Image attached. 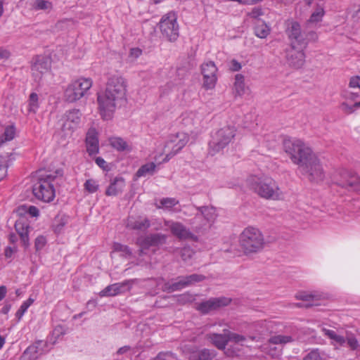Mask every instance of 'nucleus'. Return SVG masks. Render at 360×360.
Segmentation results:
<instances>
[{
	"label": "nucleus",
	"mask_w": 360,
	"mask_h": 360,
	"mask_svg": "<svg viewBox=\"0 0 360 360\" xmlns=\"http://www.w3.org/2000/svg\"><path fill=\"white\" fill-rule=\"evenodd\" d=\"M283 150L302 174L310 181L319 182L325 177L320 160L303 141L294 138L283 140Z\"/></svg>",
	"instance_id": "f257e3e1"
},
{
	"label": "nucleus",
	"mask_w": 360,
	"mask_h": 360,
	"mask_svg": "<svg viewBox=\"0 0 360 360\" xmlns=\"http://www.w3.org/2000/svg\"><path fill=\"white\" fill-rule=\"evenodd\" d=\"M127 84L125 79L117 75L110 77L104 91L97 94V102L101 117L104 120L112 118L117 107L126 102Z\"/></svg>",
	"instance_id": "f03ea898"
},
{
	"label": "nucleus",
	"mask_w": 360,
	"mask_h": 360,
	"mask_svg": "<svg viewBox=\"0 0 360 360\" xmlns=\"http://www.w3.org/2000/svg\"><path fill=\"white\" fill-rule=\"evenodd\" d=\"M246 183L251 190L263 198L275 200L282 197V191L271 177L251 176Z\"/></svg>",
	"instance_id": "7ed1b4c3"
},
{
	"label": "nucleus",
	"mask_w": 360,
	"mask_h": 360,
	"mask_svg": "<svg viewBox=\"0 0 360 360\" xmlns=\"http://www.w3.org/2000/svg\"><path fill=\"white\" fill-rule=\"evenodd\" d=\"M58 174H61V172L57 170L53 174L46 172L39 171L38 180L32 188L33 194L38 200L44 202H50L53 200L55 197V189L53 182Z\"/></svg>",
	"instance_id": "20e7f679"
},
{
	"label": "nucleus",
	"mask_w": 360,
	"mask_h": 360,
	"mask_svg": "<svg viewBox=\"0 0 360 360\" xmlns=\"http://www.w3.org/2000/svg\"><path fill=\"white\" fill-rule=\"evenodd\" d=\"M236 130L234 127H222L211 134L209 142V154L214 155L223 150L233 140Z\"/></svg>",
	"instance_id": "39448f33"
},
{
	"label": "nucleus",
	"mask_w": 360,
	"mask_h": 360,
	"mask_svg": "<svg viewBox=\"0 0 360 360\" xmlns=\"http://www.w3.org/2000/svg\"><path fill=\"white\" fill-rule=\"evenodd\" d=\"M286 34L290 41V47L305 49L310 41H315L317 39L315 32H302L300 25L295 21L288 25Z\"/></svg>",
	"instance_id": "423d86ee"
},
{
	"label": "nucleus",
	"mask_w": 360,
	"mask_h": 360,
	"mask_svg": "<svg viewBox=\"0 0 360 360\" xmlns=\"http://www.w3.org/2000/svg\"><path fill=\"white\" fill-rule=\"evenodd\" d=\"M90 78L80 77L72 81L64 91V98L67 102L75 103L84 97L92 86Z\"/></svg>",
	"instance_id": "0eeeda50"
},
{
	"label": "nucleus",
	"mask_w": 360,
	"mask_h": 360,
	"mask_svg": "<svg viewBox=\"0 0 360 360\" xmlns=\"http://www.w3.org/2000/svg\"><path fill=\"white\" fill-rule=\"evenodd\" d=\"M321 331L331 340V345L335 348L347 347L352 351H358L360 348L358 340L352 333H347L346 335L343 336L324 327L321 328Z\"/></svg>",
	"instance_id": "6e6552de"
},
{
	"label": "nucleus",
	"mask_w": 360,
	"mask_h": 360,
	"mask_svg": "<svg viewBox=\"0 0 360 360\" xmlns=\"http://www.w3.org/2000/svg\"><path fill=\"white\" fill-rule=\"evenodd\" d=\"M198 210L200 213L191 219V224L197 232H202L211 226L217 214L215 208L212 207H200Z\"/></svg>",
	"instance_id": "1a4fd4ad"
},
{
	"label": "nucleus",
	"mask_w": 360,
	"mask_h": 360,
	"mask_svg": "<svg viewBox=\"0 0 360 360\" xmlns=\"http://www.w3.org/2000/svg\"><path fill=\"white\" fill-rule=\"evenodd\" d=\"M159 27L161 34L169 41H175L179 37V25L174 13L169 12L164 15L160 22Z\"/></svg>",
	"instance_id": "9d476101"
},
{
	"label": "nucleus",
	"mask_w": 360,
	"mask_h": 360,
	"mask_svg": "<svg viewBox=\"0 0 360 360\" xmlns=\"http://www.w3.org/2000/svg\"><path fill=\"white\" fill-rule=\"evenodd\" d=\"M239 243L242 248H262L266 245L262 232L253 226H248L242 231Z\"/></svg>",
	"instance_id": "9b49d317"
},
{
	"label": "nucleus",
	"mask_w": 360,
	"mask_h": 360,
	"mask_svg": "<svg viewBox=\"0 0 360 360\" xmlns=\"http://www.w3.org/2000/svg\"><path fill=\"white\" fill-rule=\"evenodd\" d=\"M188 140V134L184 132H178L170 135L168 141L166 142L165 152H167L166 149L171 150L166 153L163 162H168L173 156L178 153L186 145Z\"/></svg>",
	"instance_id": "f8f14e48"
},
{
	"label": "nucleus",
	"mask_w": 360,
	"mask_h": 360,
	"mask_svg": "<svg viewBox=\"0 0 360 360\" xmlns=\"http://www.w3.org/2000/svg\"><path fill=\"white\" fill-rule=\"evenodd\" d=\"M292 341V338L289 335H274L269 340L268 343L262 347V349L271 357L277 358L281 354V346Z\"/></svg>",
	"instance_id": "ddd939ff"
},
{
	"label": "nucleus",
	"mask_w": 360,
	"mask_h": 360,
	"mask_svg": "<svg viewBox=\"0 0 360 360\" xmlns=\"http://www.w3.org/2000/svg\"><path fill=\"white\" fill-rule=\"evenodd\" d=\"M82 113L78 109H72L65 112L63 115L61 126L62 131L65 135H71L79 125Z\"/></svg>",
	"instance_id": "4468645a"
},
{
	"label": "nucleus",
	"mask_w": 360,
	"mask_h": 360,
	"mask_svg": "<svg viewBox=\"0 0 360 360\" xmlns=\"http://www.w3.org/2000/svg\"><path fill=\"white\" fill-rule=\"evenodd\" d=\"M139 279L126 280L121 283H117L107 286L99 293L101 297L116 296L130 290L133 285L138 284Z\"/></svg>",
	"instance_id": "2eb2a0df"
},
{
	"label": "nucleus",
	"mask_w": 360,
	"mask_h": 360,
	"mask_svg": "<svg viewBox=\"0 0 360 360\" xmlns=\"http://www.w3.org/2000/svg\"><path fill=\"white\" fill-rule=\"evenodd\" d=\"M49 350L50 348L48 347L47 342L43 340H38L25 350L20 360H37L40 356Z\"/></svg>",
	"instance_id": "dca6fc26"
},
{
	"label": "nucleus",
	"mask_w": 360,
	"mask_h": 360,
	"mask_svg": "<svg viewBox=\"0 0 360 360\" xmlns=\"http://www.w3.org/2000/svg\"><path fill=\"white\" fill-rule=\"evenodd\" d=\"M51 69V60L44 56H37L32 65V73L34 81L39 82L44 74Z\"/></svg>",
	"instance_id": "f3484780"
},
{
	"label": "nucleus",
	"mask_w": 360,
	"mask_h": 360,
	"mask_svg": "<svg viewBox=\"0 0 360 360\" xmlns=\"http://www.w3.org/2000/svg\"><path fill=\"white\" fill-rule=\"evenodd\" d=\"M201 72L204 78V86L207 89H212L217 82V68L212 61L205 62L201 65Z\"/></svg>",
	"instance_id": "a211bd4d"
},
{
	"label": "nucleus",
	"mask_w": 360,
	"mask_h": 360,
	"mask_svg": "<svg viewBox=\"0 0 360 360\" xmlns=\"http://www.w3.org/2000/svg\"><path fill=\"white\" fill-rule=\"evenodd\" d=\"M230 302L229 298L224 297L210 298L199 303L197 309L203 314H207L221 307L227 306Z\"/></svg>",
	"instance_id": "6ab92c4d"
},
{
	"label": "nucleus",
	"mask_w": 360,
	"mask_h": 360,
	"mask_svg": "<svg viewBox=\"0 0 360 360\" xmlns=\"http://www.w3.org/2000/svg\"><path fill=\"white\" fill-rule=\"evenodd\" d=\"M165 225L170 229L172 233L180 240H197V236L180 222L167 221Z\"/></svg>",
	"instance_id": "aec40b11"
},
{
	"label": "nucleus",
	"mask_w": 360,
	"mask_h": 360,
	"mask_svg": "<svg viewBox=\"0 0 360 360\" xmlns=\"http://www.w3.org/2000/svg\"><path fill=\"white\" fill-rule=\"evenodd\" d=\"M304 49L290 47L286 51V60L288 65L295 69L301 68L305 62Z\"/></svg>",
	"instance_id": "412c9836"
},
{
	"label": "nucleus",
	"mask_w": 360,
	"mask_h": 360,
	"mask_svg": "<svg viewBox=\"0 0 360 360\" xmlns=\"http://www.w3.org/2000/svg\"><path fill=\"white\" fill-rule=\"evenodd\" d=\"M183 352L189 360H212L216 355L214 351L207 349L197 351L188 345L184 346Z\"/></svg>",
	"instance_id": "4be33fe9"
},
{
	"label": "nucleus",
	"mask_w": 360,
	"mask_h": 360,
	"mask_svg": "<svg viewBox=\"0 0 360 360\" xmlns=\"http://www.w3.org/2000/svg\"><path fill=\"white\" fill-rule=\"evenodd\" d=\"M204 279V276L198 274H192L188 276L180 278L178 282L173 283L172 285L165 284L163 288L164 290L176 291L179 290L185 287H187L191 284L197 282H200Z\"/></svg>",
	"instance_id": "5701e85b"
},
{
	"label": "nucleus",
	"mask_w": 360,
	"mask_h": 360,
	"mask_svg": "<svg viewBox=\"0 0 360 360\" xmlns=\"http://www.w3.org/2000/svg\"><path fill=\"white\" fill-rule=\"evenodd\" d=\"M338 185L349 191H360V177L356 174L345 172Z\"/></svg>",
	"instance_id": "b1692460"
},
{
	"label": "nucleus",
	"mask_w": 360,
	"mask_h": 360,
	"mask_svg": "<svg viewBox=\"0 0 360 360\" xmlns=\"http://www.w3.org/2000/svg\"><path fill=\"white\" fill-rule=\"evenodd\" d=\"M125 180L120 176H115L110 179L105 194L107 196H116L122 193L125 187Z\"/></svg>",
	"instance_id": "393cba45"
},
{
	"label": "nucleus",
	"mask_w": 360,
	"mask_h": 360,
	"mask_svg": "<svg viewBox=\"0 0 360 360\" xmlns=\"http://www.w3.org/2000/svg\"><path fill=\"white\" fill-rule=\"evenodd\" d=\"M86 151L89 155H96L99 151L98 133L95 129H90L86 136Z\"/></svg>",
	"instance_id": "a878e982"
},
{
	"label": "nucleus",
	"mask_w": 360,
	"mask_h": 360,
	"mask_svg": "<svg viewBox=\"0 0 360 360\" xmlns=\"http://www.w3.org/2000/svg\"><path fill=\"white\" fill-rule=\"evenodd\" d=\"M167 236L162 233H151L139 239V242L144 245L157 246L166 242Z\"/></svg>",
	"instance_id": "bb28decb"
},
{
	"label": "nucleus",
	"mask_w": 360,
	"mask_h": 360,
	"mask_svg": "<svg viewBox=\"0 0 360 360\" xmlns=\"http://www.w3.org/2000/svg\"><path fill=\"white\" fill-rule=\"evenodd\" d=\"M30 226L27 224L22 221H16L15 229L20 240V245L24 247L29 246L28 229Z\"/></svg>",
	"instance_id": "cd10ccee"
},
{
	"label": "nucleus",
	"mask_w": 360,
	"mask_h": 360,
	"mask_svg": "<svg viewBox=\"0 0 360 360\" xmlns=\"http://www.w3.org/2000/svg\"><path fill=\"white\" fill-rule=\"evenodd\" d=\"M271 28L262 20L257 19L254 23V33L261 39L266 38L270 34Z\"/></svg>",
	"instance_id": "c85d7f7f"
},
{
	"label": "nucleus",
	"mask_w": 360,
	"mask_h": 360,
	"mask_svg": "<svg viewBox=\"0 0 360 360\" xmlns=\"http://www.w3.org/2000/svg\"><path fill=\"white\" fill-rule=\"evenodd\" d=\"M224 334L213 333L209 335L212 344L219 349H224L228 342L226 329H224Z\"/></svg>",
	"instance_id": "c756f323"
},
{
	"label": "nucleus",
	"mask_w": 360,
	"mask_h": 360,
	"mask_svg": "<svg viewBox=\"0 0 360 360\" xmlns=\"http://www.w3.org/2000/svg\"><path fill=\"white\" fill-rule=\"evenodd\" d=\"M65 334V329L63 326L58 325L56 326L52 330L51 333L47 338L48 345L50 344L51 345H55L64 335Z\"/></svg>",
	"instance_id": "7c9ffc66"
},
{
	"label": "nucleus",
	"mask_w": 360,
	"mask_h": 360,
	"mask_svg": "<svg viewBox=\"0 0 360 360\" xmlns=\"http://www.w3.org/2000/svg\"><path fill=\"white\" fill-rule=\"evenodd\" d=\"M329 359V355L325 351L314 349L305 355L303 360H328Z\"/></svg>",
	"instance_id": "2f4dec72"
},
{
	"label": "nucleus",
	"mask_w": 360,
	"mask_h": 360,
	"mask_svg": "<svg viewBox=\"0 0 360 360\" xmlns=\"http://www.w3.org/2000/svg\"><path fill=\"white\" fill-rule=\"evenodd\" d=\"M245 77L241 74L235 76L234 91L236 96H242L245 93Z\"/></svg>",
	"instance_id": "473e14b6"
},
{
	"label": "nucleus",
	"mask_w": 360,
	"mask_h": 360,
	"mask_svg": "<svg viewBox=\"0 0 360 360\" xmlns=\"http://www.w3.org/2000/svg\"><path fill=\"white\" fill-rule=\"evenodd\" d=\"M150 226V221L148 219L143 220H133L129 219L127 221V226L134 230H146Z\"/></svg>",
	"instance_id": "72a5a7b5"
},
{
	"label": "nucleus",
	"mask_w": 360,
	"mask_h": 360,
	"mask_svg": "<svg viewBox=\"0 0 360 360\" xmlns=\"http://www.w3.org/2000/svg\"><path fill=\"white\" fill-rule=\"evenodd\" d=\"M156 165L151 162H148L139 167L136 175L138 177L146 176V175H153L155 172Z\"/></svg>",
	"instance_id": "f704fd0d"
},
{
	"label": "nucleus",
	"mask_w": 360,
	"mask_h": 360,
	"mask_svg": "<svg viewBox=\"0 0 360 360\" xmlns=\"http://www.w3.org/2000/svg\"><path fill=\"white\" fill-rule=\"evenodd\" d=\"M39 107V96L37 94L32 92L29 96L27 111L29 113H36Z\"/></svg>",
	"instance_id": "c9c22d12"
},
{
	"label": "nucleus",
	"mask_w": 360,
	"mask_h": 360,
	"mask_svg": "<svg viewBox=\"0 0 360 360\" xmlns=\"http://www.w3.org/2000/svg\"><path fill=\"white\" fill-rule=\"evenodd\" d=\"M110 145L119 151H124L129 150L127 143L122 138L113 137L110 139Z\"/></svg>",
	"instance_id": "e433bc0d"
},
{
	"label": "nucleus",
	"mask_w": 360,
	"mask_h": 360,
	"mask_svg": "<svg viewBox=\"0 0 360 360\" xmlns=\"http://www.w3.org/2000/svg\"><path fill=\"white\" fill-rule=\"evenodd\" d=\"M179 203L174 198H164L160 200V205H156L158 209L170 210Z\"/></svg>",
	"instance_id": "4c0bfd02"
},
{
	"label": "nucleus",
	"mask_w": 360,
	"mask_h": 360,
	"mask_svg": "<svg viewBox=\"0 0 360 360\" xmlns=\"http://www.w3.org/2000/svg\"><path fill=\"white\" fill-rule=\"evenodd\" d=\"M34 298L29 297L27 300L24 301L20 305V308L15 313V316L18 320H20L28 308L34 303Z\"/></svg>",
	"instance_id": "58836bf2"
},
{
	"label": "nucleus",
	"mask_w": 360,
	"mask_h": 360,
	"mask_svg": "<svg viewBox=\"0 0 360 360\" xmlns=\"http://www.w3.org/2000/svg\"><path fill=\"white\" fill-rule=\"evenodd\" d=\"M257 249H226L224 251V254L228 255L229 254H233L237 255L238 257H240L242 255L249 256L251 253L256 252Z\"/></svg>",
	"instance_id": "ea45409f"
},
{
	"label": "nucleus",
	"mask_w": 360,
	"mask_h": 360,
	"mask_svg": "<svg viewBox=\"0 0 360 360\" xmlns=\"http://www.w3.org/2000/svg\"><path fill=\"white\" fill-rule=\"evenodd\" d=\"M33 7L35 10H43L49 12L53 8V4L47 0H35Z\"/></svg>",
	"instance_id": "a19ab883"
},
{
	"label": "nucleus",
	"mask_w": 360,
	"mask_h": 360,
	"mask_svg": "<svg viewBox=\"0 0 360 360\" xmlns=\"http://www.w3.org/2000/svg\"><path fill=\"white\" fill-rule=\"evenodd\" d=\"M18 212L22 214L23 212H27L32 217H37L39 215V210L33 205H22L18 207Z\"/></svg>",
	"instance_id": "79ce46f5"
},
{
	"label": "nucleus",
	"mask_w": 360,
	"mask_h": 360,
	"mask_svg": "<svg viewBox=\"0 0 360 360\" xmlns=\"http://www.w3.org/2000/svg\"><path fill=\"white\" fill-rule=\"evenodd\" d=\"M325 14L324 9L322 6H318L316 10L311 15L309 22H319Z\"/></svg>",
	"instance_id": "37998d69"
},
{
	"label": "nucleus",
	"mask_w": 360,
	"mask_h": 360,
	"mask_svg": "<svg viewBox=\"0 0 360 360\" xmlns=\"http://www.w3.org/2000/svg\"><path fill=\"white\" fill-rule=\"evenodd\" d=\"M84 188L89 193H94L98 190L99 184L96 180L90 179L85 181Z\"/></svg>",
	"instance_id": "c03bdc74"
},
{
	"label": "nucleus",
	"mask_w": 360,
	"mask_h": 360,
	"mask_svg": "<svg viewBox=\"0 0 360 360\" xmlns=\"http://www.w3.org/2000/svg\"><path fill=\"white\" fill-rule=\"evenodd\" d=\"M358 108H360V101L356 102L353 105H349L347 102H343L340 105L342 111L347 115L354 112Z\"/></svg>",
	"instance_id": "a18cd8bd"
},
{
	"label": "nucleus",
	"mask_w": 360,
	"mask_h": 360,
	"mask_svg": "<svg viewBox=\"0 0 360 360\" xmlns=\"http://www.w3.org/2000/svg\"><path fill=\"white\" fill-rule=\"evenodd\" d=\"M15 134V128L13 125L7 126L5 128L3 137L6 141H11L14 139Z\"/></svg>",
	"instance_id": "49530a36"
},
{
	"label": "nucleus",
	"mask_w": 360,
	"mask_h": 360,
	"mask_svg": "<svg viewBox=\"0 0 360 360\" xmlns=\"http://www.w3.org/2000/svg\"><path fill=\"white\" fill-rule=\"evenodd\" d=\"M262 327L269 333H274L276 330L277 323L274 321H262L259 322Z\"/></svg>",
	"instance_id": "de8ad7c7"
},
{
	"label": "nucleus",
	"mask_w": 360,
	"mask_h": 360,
	"mask_svg": "<svg viewBox=\"0 0 360 360\" xmlns=\"http://www.w3.org/2000/svg\"><path fill=\"white\" fill-rule=\"evenodd\" d=\"M226 333H227L228 341H233L236 343H242L245 340V338L241 335L231 333L228 330H226Z\"/></svg>",
	"instance_id": "09e8293b"
},
{
	"label": "nucleus",
	"mask_w": 360,
	"mask_h": 360,
	"mask_svg": "<svg viewBox=\"0 0 360 360\" xmlns=\"http://www.w3.org/2000/svg\"><path fill=\"white\" fill-rule=\"evenodd\" d=\"M154 360H176V358L171 352H160Z\"/></svg>",
	"instance_id": "8fccbe9b"
},
{
	"label": "nucleus",
	"mask_w": 360,
	"mask_h": 360,
	"mask_svg": "<svg viewBox=\"0 0 360 360\" xmlns=\"http://www.w3.org/2000/svg\"><path fill=\"white\" fill-rule=\"evenodd\" d=\"M68 222L67 217H62L59 221L53 226L54 231L57 233H59L62 231L63 227Z\"/></svg>",
	"instance_id": "3c124183"
},
{
	"label": "nucleus",
	"mask_w": 360,
	"mask_h": 360,
	"mask_svg": "<svg viewBox=\"0 0 360 360\" xmlns=\"http://www.w3.org/2000/svg\"><path fill=\"white\" fill-rule=\"evenodd\" d=\"M314 297L315 296L314 295L309 293V292H299L296 295V297L297 299L304 300V301H312V300H314Z\"/></svg>",
	"instance_id": "603ef678"
},
{
	"label": "nucleus",
	"mask_w": 360,
	"mask_h": 360,
	"mask_svg": "<svg viewBox=\"0 0 360 360\" xmlns=\"http://www.w3.org/2000/svg\"><path fill=\"white\" fill-rule=\"evenodd\" d=\"M263 15V11L260 7H255L252 9L251 12L250 13V16L252 18H256L257 20L258 18Z\"/></svg>",
	"instance_id": "864d4df0"
},
{
	"label": "nucleus",
	"mask_w": 360,
	"mask_h": 360,
	"mask_svg": "<svg viewBox=\"0 0 360 360\" xmlns=\"http://www.w3.org/2000/svg\"><path fill=\"white\" fill-rule=\"evenodd\" d=\"M46 244V238L44 236H39L35 239L34 248H43Z\"/></svg>",
	"instance_id": "5fc2aeb1"
},
{
	"label": "nucleus",
	"mask_w": 360,
	"mask_h": 360,
	"mask_svg": "<svg viewBox=\"0 0 360 360\" xmlns=\"http://www.w3.org/2000/svg\"><path fill=\"white\" fill-rule=\"evenodd\" d=\"M349 86L352 88H359L360 89V77L356 76L350 79Z\"/></svg>",
	"instance_id": "6e6d98bb"
},
{
	"label": "nucleus",
	"mask_w": 360,
	"mask_h": 360,
	"mask_svg": "<svg viewBox=\"0 0 360 360\" xmlns=\"http://www.w3.org/2000/svg\"><path fill=\"white\" fill-rule=\"evenodd\" d=\"M181 250H182V252H181V257L184 260L186 261L187 257H191V255L193 254V249L186 248V249H181Z\"/></svg>",
	"instance_id": "4d7b16f0"
},
{
	"label": "nucleus",
	"mask_w": 360,
	"mask_h": 360,
	"mask_svg": "<svg viewBox=\"0 0 360 360\" xmlns=\"http://www.w3.org/2000/svg\"><path fill=\"white\" fill-rule=\"evenodd\" d=\"M142 54V50L139 48H134L130 50V56L134 58H139Z\"/></svg>",
	"instance_id": "13d9d810"
},
{
	"label": "nucleus",
	"mask_w": 360,
	"mask_h": 360,
	"mask_svg": "<svg viewBox=\"0 0 360 360\" xmlns=\"http://www.w3.org/2000/svg\"><path fill=\"white\" fill-rule=\"evenodd\" d=\"M230 69L232 71H238V70H240L241 69V65L237 60H233L231 62Z\"/></svg>",
	"instance_id": "bf43d9fd"
},
{
	"label": "nucleus",
	"mask_w": 360,
	"mask_h": 360,
	"mask_svg": "<svg viewBox=\"0 0 360 360\" xmlns=\"http://www.w3.org/2000/svg\"><path fill=\"white\" fill-rule=\"evenodd\" d=\"M194 117V113L193 112L186 113L183 115V121L185 124H189L188 120H193Z\"/></svg>",
	"instance_id": "052dcab7"
},
{
	"label": "nucleus",
	"mask_w": 360,
	"mask_h": 360,
	"mask_svg": "<svg viewBox=\"0 0 360 360\" xmlns=\"http://www.w3.org/2000/svg\"><path fill=\"white\" fill-rule=\"evenodd\" d=\"M95 162L101 168L105 169V167H107V162L105 161L103 158L101 157L96 158Z\"/></svg>",
	"instance_id": "680f3d73"
},
{
	"label": "nucleus",
	"mask_w": 360,
	"mask_h": 360,
	"mask_svg": "<svg viewBox=\"0 0 360 360\" xmlns=\"http://www.w3.org/2000/svg\"><path fill=\"white\" fill-rule=\"evenodd\" d=\"M10 56V52L3 48H0V60L1 59H7Z\"/></svg>",
	"instance_id": "e2e57ef3"
},
{
	"label": "nucleus",
	"mask_w": 360,
	"mask_h": 360,
	"mask_svg": "<svg viewBox=\"0 0 360 360\" xmlns=\"http://www.w3.org/2000/svg\"><path fill=\"white\" fill-rule=\"evenodd\" d=\"M11 309V305L10 304H5L1 309L0 313L2 314H8Z\"/></svg>",
	"instance_id": "0e129e2a"
},
{
	"label": "nucleus",
	"mask_w": 360,
	"mask_h": 360,
	"mask_svg": "<svg viewBox=\"0 0 360 360\" xmlns=\"http://www.w3.org/2000/svg\"><path fill=\"white\" fill-rule=\"evenodd\" d=\"M7 294V288L5 285H0V302L4 300Z\"/></svg>",
	"instance_id": "69168bd1"
},
{
	"label": "nucleus",
	"mask_w": 360,
	"mask_h": 360,
	"mask_svg": "<svg viewBox=\"0 0 360 360\" xmlns=\"http://www.w3.org/2000/svg\"><path fill=\"white\" fill-rule=\"evenodd\" d=\"M18 235L14 233H11L8 235V239L12 244H15V243L18 240Z\"/></svg>",
	"instance_id": "338daca9"
},
{
	"label": "nucleus",
	"mask_w": 360,
	"mask_h": 360,
	"mask_svg": "<svg viewBox=\"0 0 360 360\" xmlns=\"http://www.w3.org/2000/svg\"><path fill=\"white\" fill-rule=\"evenodd\" d=\"M130 349H131L130 347H129V346H124L122 347H120L118 349L117 354H124V353L129 352Z\"/></svg>",
	"instance_id": "774afa93"
}]
</instances>
